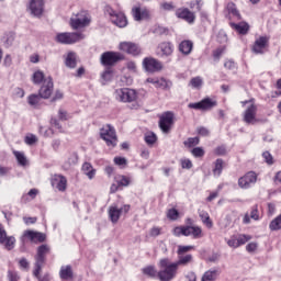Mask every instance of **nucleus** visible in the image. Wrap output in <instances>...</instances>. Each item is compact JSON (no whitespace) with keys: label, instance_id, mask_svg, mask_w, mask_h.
I'll return each mask as SVG.
<instances>
[{"label":"nucleus","instance_id":"obj_58","mask_svg":"<svg viewBox=\"0 0 281 281\" xmlns=\"http://www.w3.org/2000/svg\"><path fill=\"white\" fill-rule=\"evenodd\" d=\"M191 153L193 157H203V155H205V151L201 147L193 148Z\"/></svg>","mask_w":281,"mask_h":281},{"label":"nucleus","instance_id":"obj_35","mask_svg":"<svg viewBox=\"0 0 281 281\" xmlns=\"http://www.w3.org/2000/svg\"><path fill=\"white\" fill-rule=\"evenodd\" d=\"M78 164V155L70 154L67 161L64 164V169L69 170L72 166H76Z\"/></svg>","mask_w":281,"mask_h":281},{"label":"nucleus","instance_id":"obj_2","mask_svg":"<svg viewBox=\"0 0 281 281\" xmlns=\"http://www.w3.org/2000/svg\"><path fill=\"white\" fill-rule=\"evenodd\" d=\"M91 25V14L89 11L81 10L70 18V26L72 30H80Z\"/></svg>","mask_w":281,"mask_h":281},{"label":"nucleus","instance_id":"obj_38","mask_svg":"<svg viewBox=\"0 0 281 281\" xmlns=\"http://www.w3.org/2000/svg\"><path fill=\"white\" fill-rule=\"evenodd\" d=\"M269 229L271 232H278L281 229V214L270 222Z\"/></svg>","mask_w":281,"mask_h":281},{"label":"nucleus","instance_id":"obj_41","mask_svg":"<svg viewBox=\"0 0 281 281\" xmlns=\"http://www.w3.org/2000/svg\"><path fill=\"white\" fill-rule=\"evenodd\" d=\"M225 46H221L218 48H216L215 50H213V58L215 60V63H218V60H221V57L223 56V54H225Z\"/></svg>","mask_w":281,"mask_h":281},{"label":"nucleus","instance_id":"obj_49","mask_svg":"<svg viewBox=\"0 0 281 281\" xmlns=\"http://www.w3.org/2000/svg\"><path fill=\"white\" fill-rule=\"evenodd\" d=\"M160 10H165V12H172V10H175V3L173 2H161Z\"/></svg>","mask_w":281,"mask_h":281},{"label":"nucleus","instance_id":"obj_8","mask_svg":"<svg viewBox=\"0 0 281 281\" xmlns=\"http://www.w3.org/2000/svg\"><path fill=\"white\" fill-rule=\"evenodd\" d=\"M172 126H175V113L165 112L159 119V128L162 133H170L172 131Z\"/></svg>","mask_w":281,"mask_h":281},{"label":"nucleus","instance_id":"obj_62","mask_svg":"<svg viewBox=\"0 0 281 281\" xmlns=\"http://www.w3.org/2000/svg\"><path fill=\"white\" fill-rule=\"evenodd\" d=\"M173 236H177L178 238L180 236H183V226H177L172 229Z\"/></svg>","mask_w":281,"mask_h":281},{"label":"nucleus","instance_id":"obj_52","mask_svg":"<svg viewBox=\"0 0 281 281\" xmlns=\"http://www.w3.org/2000/svg\"><path fill=\"white\" fill-rule=\"evenodd\" d=\"M196 145H199V137H191L184 142V146H188L189 148H192L193 146H196Z\"/></svg>","mask_w":281,"mask_h":281},{"label":"nucleus","instance_id":"obj_16","mask_svg":"<svg viewBox=\"0 0 281 281\" xmlns=\"http://www.w3.org/2000/svg\"><path fill=\"white\" fill-rule=\"evenodd\" d=\"M258 181V175L254 171H249L244 177L239 178L238 186L247 190V188H251L254 183Z\"/></svg>","mask_w":281,"mask_h":281},{"label":"nucleus","instance_id":"obj_19","mask_svg":"<svg viewBox=\"0 0 281 281\" xmlns=\"http://www.w3.org/2000/svg\"><path fill=\"white\" fill-rule=\"evenodd\" d=\"M134 21H146L150 19V10L147 8L134 7L132 9Z\"/></svg>","mask_w":281,"mask_h":281},{"label":"nucleus","instance_id":"obj_23","mask_svg":"<svg viewBox=\"0 0 281 281\" xmlns=\"http://www.w3.org/2000/svg\"><path fill=\"white\" fill-rule=\"evenodd\" d=\"M183 236L201 238L203 236V229L200 226H183Z\"/></svg>","mask_w":281,"mask_h":281},{"label":"nucleus","instance_id":"obj_9","mask_svg":"<svg viewBox=\"0 0 281 281\" xmlns=\"http://www.w3.org/2000/svg\"><path fill=\"white\" fill-rule=\"evenodd\" d=\"M120 60H124V55L120 53L105 52L101 55V65L104 67H111L115 63H120Z\"/></svg>","mask_w":281,"mask_h":281},{"label":"nucleus","instance_id":"obj_56","mask_svg":"<svg viewBox=\"0 0 281 281\" xmlns=\"http://www.w3.org/2000/svg\"><path fill=\"white\" fill-rule=\"evenodd\" d=\"M181 164V168L186 169V170H190V168H192V160L184 158L180 160Z\"/></svg>","mask_w":281,"mask_h":281},{"label":"nucleus","instance_id":"obj_6","mask_svg":"<svg viewBox=\"0 0 281 281\" xmlns=\"http://www.w3.org/2000/svg\"><path fill=\"white\" fill-rule=\"evenodd\" d=\"M114 95L119 102H135L137 100V92L131 88L116 89Z\"/></svg>","mask_w":281,"mask_h":281},{"label":"nucleus","instance_id":"obj_36","mask_svg":"<svg viewBox=\"0 0 281 281\" xmlns=\"http://www.w3.org/2000/svg\"><path fill=\"white\" fill-rule=\"evenodd\" d=\"M224 164H225V161H223V159H221V158L215 160V167L213 168L214 177H221V175L223 172Z\"/></svg>","mask_w":281,"mask_h":281},{"label":"nucleus","instance_id":"obj_20","mask_svg":"<svg viewBox=\"0 0 281 281\" xmlns=\"http://www.w3.org/2000/svg\"><path fill=\"white\" fill-rule=\"evenodd\" d=\"M111 21L117 27H126L128 25V21L126 20V15L124 13H117L113 10L110 11Z\"/></svg>","mask_w":281,"mask_h":281},{"label":"nucleus","instance_id":"obj_24","mask_svg":"<svg viewBox=\"0 0 281 281\" xmlns=\"http://www.w3.org/2000/svg\"><path fill=\"white\" fill-rule=\"evenodd\" d=\"M220 277H221V269L212 268L204 272L201 281H217Z\"/></svg>","mask_w":281,"mask_h":281},{"label":"nucleus","instance_id":"obj_50","mask_svg":"<svg viewBox=\"0 0 281 281\" xmlns=\"http://www.w3.org/2000/svg\"><path fill=\"white\" fill-rule=\"evenodd\" d=\"M24 142L29 146H33V144H36V142H38V138L34 134H30V135L25 136Z\"/></svg>","mask_w":281,"mask_h":281},{"label":"nucleus","instance_id":"obj_47","mask_svg":"<svg viewBox=\"0 0 281 281\" xmlns=\"http://www.w3.org/2000/svg\"><path fill=\"white\" fill-rule=\"evenodd\" d=\"M119 186H123L124 188L131 186V178L126 176H120L117 179Z\"/></svg>","mask_w":281,"mask_h":281},{"label":"nucleus","instance_id":"obj_64","mask_svg":"<svg viewBox=\"0 0 281 281\" xmlns=\"http://www.w3.org/2000/svg\"><path fill=\"white\" fill-rule=\"evenodd\" d=\"M155 34H159L160 36L161 35H166V34H168V29H166V27H164V26H158V27H156L155 29Z\"/></svg>","mask_w":281,"mask_h":281},{"label":"nucleus","instance_id":"obj_11","mask_svg":"<svg viewBox=\"0 0 281 281\" xmlns=\"http://www.w3.org/2000/svg\"><path fill=\"white\" fill-rule=\"evenodd\" d=\"M40 98L43 100H49L54 93V80L52 77H46L38 90Z\"/></svg>","mask_w":281,"mask_h":281},{"label":"nucleus","instance_id":"obj_27","mask_svg":"<svg viewBox=\"0 0 281 281\" xmlns=\"http://www.w3.org/2000/svg\"><path fill=\"white\" fill-rule=\"evenodd\" d=\"M59 278L61 280H71V278H74L71 266H63L59 271Z\"/></svg>","mask_w":281,"mask_h":281},{"label":"nucleus","instance_id":"obj_12","mask_svg":"<svg viewBox=\"0 0 281 281\" xmlns=\"http://www.w3.org/2000/svg\"><path fill=\"white\" fill-rule=\"evenodd\" d=\"M218 103L211 98H205L200 102L196 103H190L189 109H195L196 111H210L211 109H214Z\"/></svg>","mask_w":281,"mask_h":281},{"label":"nucleus","instance_id":"obj_17","mask_svg":"<svg viewBox=\"0 0 281 281\" xmlns=\"http://www.w3.org/2000/svg\"><path fill=\"white\" fill-rule=\"evenodd\" d=\"M121 52H125V54H130L131 56H139L142 54V48L139 45L133 42H123L120 44Z\"/></svg>","mask_w":281,"mask_h":281},{"label":"nucleus","instance_id":"obj_33","mask_svg":"<svg viewBox=\"0 0 281 281\" xmlns=\"http://www.w3.org/2000/svg\"><path fill=\"white\" fill-rule=\"evenodd\" d=\"M41 100H43L41 94H30L27 97V103L30 106H33V109H36L41 104Z\"/></svg>","mask_w":281,"mask_h":281},{"label":"nucleus","instance_id":"obj_5","mask_svg":"<svg viewBox=\"0 0 281 281\" xmlns=\"http://www.w3.org/2000/svg\"><path fill=\"white\" fill-rule=\"evenodd\" d=\"M85 34L72 32V33H59L56 35L55 41L60 43L61 45H74V43H78L79 41H83Z\"/></svg>","mask_w":281,"mask_h":281},{"label":"nucleus","instance_id":"obj_51","mask_svg":"<svg viewBox=\"0 0 281 281\" xmlns=\"http://www.w3.org/2000/svg\"><path fill=\"white\" fill-rule=\"evenodd\" d=\"M155 88L156 89H168V81L164 78L157 79Z\"/></svg>","mask_w":281,"mask_h":281},{"label":"nucleus","instance_id":"obj_10","mask_svg":"<svg viewBox=\"0 0 281 281\" xmlns=\"http://www.w3.org/2000/svg\"><path fill=\"white\" fill-rule=\"evenodd\" d=\"M131 205L124 204L123 206L111 205L109 207V218L112 223H117L122 214H128Z\"/></svg>","mask_w":281,"mask_h":281},{"label":"nucleus","instance_id":"obj_43","mask_svg":"<svg viewBox=\"0 0 281 281\" xmlns=\"http://www.w3.org/2000/svg\"><path fill=\"white\" fill-rule=\"evenodd\" d=\"M15 158L20 166H27V158H25V154L21 151H14Z\"/></svg>","mask_w":281,"mask_h":281},{"label":"nucleus","instance_id":"obj_22","mask_svg":"<svg viewBox=\"0 0 281 281\" xmlns=\"http://www.w3.org/2000/svg\"><path fill=\"white\" fill-rule=\"evenodd\" d=\"M52 186H56L59 192L67 190V178L63 175H54L50 179Z\"/></svg>","mask_w":281,"mask_h":281},{"label":"nucleus","instance_id":"obj_32","mask_svg":"<svg viewBox=\"0 0 281 281\" xmlns=\"http://www.w3.org/2000/svg\"><path fill=\"white\" fill-rule=\"evenodd\" d=\"M190 262H192V255H180L178 256V261L173 263L177 265V268L179 269V267H186L187 265H190Z\"/></svg>","mask_w":281,"mask_h":281},{"label":"nucleus","instance_id":"obj_34","mask_svg":"<svg viewBox=\"0 0 281 281\" xmlns=\"http://www.w3.org/2000/svg\"><path fill=\"white\" fill-rule=\"evenodd\" d=\"M66 67H69V69H76V54L75 53H68L66 60H65Z\"/></svg>","mask_w":281,"mask_h":281},{"label":"nucleus","instance_id":"obj_29","mask_svg":"<svg viewBox=\"0 0 281 281\" xmlns=\"http://www.w3.org/2000/svg\"><path fill=\"white\" fill-rule=\"evenodd\" d=\"M83 175L88 177V179H93L95 177V169L91 165V162H85L81 168Z\"/></svg>","mask_w":281,"mask_h":281},{"label":"nucleus","instance_id":"obj_55","mask_svg":"<svg viewBox=\"0 0 281 281\" xmlns=\"http://www.w3.org/2000/svg\"><path fill=\"white\" fill-rule=\"evenodd\" d=\"M262 157H263L266 164H268V166H273V156H271V153L263 151Z\"/></svg>","mask_w":281,"mask_h":281},{"label":"nucleus","instance_id":"obj_21","mask_svg":"<svg viewBox=\"0 0 281 281\" xmlns=\"http://www.w3.org/2000/svg\"><path fill=\"white\" fill-rule=\"evenodd\" d=\"M267 45H269V37L260 36L255 41L252 46L254 54H265V49H267Z\"/></svg>","mask_w":281,"mask_h":281},{"label":"nucleus","instance_id":"obj_4","mask_svg":"<svg viewBox=\"0 0 281 281\" xmlns=\"http://www.w3.org/2000/svg\"><path fill=\"white\" fill-rule=\"evenodd\" d=\"M47 254H49V246L44 244L37 248V254L35 256V269L33 271V276H35V278H38L41 274V269H43V265H45V256H47Z\"/></svg>","mask_w":281,"mask_h":281},{"label":"nucleus","instance_id":"obj_63","mask_svg":"<svg viewBox=\"0 0 281 281\" xmlns=\"http://www.w3.org/2000/svg\"><path fill=\"white\" fill-rule=\"evenodd\" d=\"M114 164H115L116 166H126L127 160H126V158H124V157H115V158H114Z\"/></svg>","mask_w":281,"mask_h":281},{"label":"nucleus","instance_id":"obj_13","mask_svg":"<svg viewBox=\"0 0 281 281\" xmlns=\"http://www.w3.org/2000/svg\"><path fill=\"white\" fill-rule=\"evenodd\" d=\"M45 10V1L44 0H31L29 4V11L32 16H36L37 19L43 16V12Z\"/></svg>","mask_w":281,"mask_h":281},{"label":"nucleus","instance_id":"obj_15","mask_svg":"<svg viewBox=\"0 0 281 281\" xmlns=\"http://www.w3.org/2000/svg\"><path fill=\"white\" fill-rule=\"evenodd\" d=\"M257 113H258V106L251 103L244 112V116H243L244 122L246 124H256L258 122V119H256Z\"/></svg>","mask_w":281,"mask_h":281},{"label":"nucleus","instance_id":"obj_14","mask_svg":"<svg viewBox=\"0 0 281 281\" xmlns=\"http://www.w3.org/2000/svg\"><path fill=\"white\" fill-rule=\"evenodd\" d=\"M45 234L34 231H24L21 240L25 243V240H31V243H45Z\"/></svg>","mask_w":281,"mask_h":281},{"label":"nucleus","instance_id":"obj_42","mask_svg":"<svg viewBox=\"0 0 281 281\" xmlns=\"http://www.w3.org/2000/svg\"><path fill=\"white\" fill-rule=\"evenodd\" d=\"M15 243H16V238H14L13 236H10V237L7 236L4 240L5 249H8V251H12V248L14 247Z\"/></svg>","mask_w":281,"mask_h":281},{"label":"nucleus","instance_id":"obj_60","mask_svg":"<svg viewBox=\"0 0 281 281\" xmlns=\"http://www.w3.org/2000/svg\"><path fill=\"white\" fill-rule=\"evenodd\" d=\"M65 94L60 90H56L54 97L52 98L50 102H57V100H63Z\"/></svg>","mask_w":281,"mask_h":281},{"label":"nucleus","instance_id":"obj_26","mask_svg":"<svg viewBox=\"0 0 281 281\" xmlns=\"http://www.w3.org/2000/svg\"><path fill=\"white\" fill-rule=\"evenodd\" d=\"M194 48V43L190 40H184L179 44V52L183 54V56H190L192 54V49Z\"/></svg>","mask_w":281,"mask_h":281},{"label":"nucleus","instance_id":"obj_1","mask_svg":"<svg viewBox=\"0 0 281 281\" xmlns=\"http://www.w3.org/2000/svg\"><path fill=\"white\" fill-rule=\"evenodd\" d=\"M160 271H158V279L160 281H172L177 278L179 268L177 263L170 262V259L164 258L159 261Z\"/></svg>","mask_w":281,"mask_h":281},{"label":"nucleus","instance_id":"obj_25","mask_svg":"<svg viewBox=\"0 0 281 281\" xmlns=\"http://www.w3.org/2000/svg\"><path fill=\"white\" fill-rule=\"evenodd\" d=\"M158 49L161 52V57L168 58V56H172L175 52V46L170 42H162L158 45Z\"/></svg>","mask_w":281,"mask_h":281},{"label":"nucleus","instance_id":"obj_28","mask_svg":"<svg viewBox=\"0 0 281 281\" xmlns=\"http://www.w3.org/2000/svg\"><path fill=\"white\" fill-rule=\"evenodd\" d=\"M199 216L207 229H212V227H214V223L212 222V218H210V214L207 212L199 211Z\"/></svg>","mask_w":281,"mask_h":281},{"label":"nucleus","instance_id":"obj_59","mask_svg":"<svg viewBox=\"0 0 281 281\" xmlns=\"http://www.w3.org/2000/svg\"><path fill=\"white\" fill-rule=\"evenodd\" d=\"M8 278L10 281H19L20 280L19 273L16 271H11V270L8 271Z\"/></svg>","mask_w":281,"mask_h":281},{"label":"nucleus","instance_id":"obj_40","mask_svg":"<svg viewBox=\"0 0 281 281\" xmlns=\"http://www.w3.org/2000/svg\"><path fill=\"white\" fill-rule=\"evenodd\" d=\"M145 142L148 146H153L155 142H157V135L153 132H148L145 134Z\"/></svg>","mask_w":281,"mask_h":281},{"label":"nucleus","instance_id":"obj_46","mask_svg":"<svg viewBox=\"0 0 281 281\" xmlns=\"http://www.w3.org/2000/svg\"><path fill=\"white\" fill-rule=\"evenodd\" d=\"M194 249V246H178L177 254L178 256H183V254H188V251H192Z\"/></svg>","mask_w":281,"mask_h":281},{"label":"nucleus","instance_id":"obj_57","mask_svg":"<svg viewBox=\"0 0 281 281\" xmlns=\"http://www.w3.org/2000/svg\"><path fill=\"white\" fill-rule=\"evenodd\" d=\"M5 238H8V233L5 232V228H3V225L0 224V245L5 243Z\"/></svg>","mask_w":281,"mask_h":281},{"label":"nucleus","instance_id":"obj_45","mask_svg":"<svg viewBox=\"0 0 281 281\" xmlns=\"http://www.w3.org/2000/svg\"><path fill=\"white\" fill-rule=\"evenodd\" d=\"M251 240V236L249 235H238L237 236V245L240 247L245 245L246 243H249Z\"/></svg>","mask_w":281,"mask_h":281},{"label":"nucleus","instance_id":"obj_3","mask_svg":"<svg viewBox=\"0 0 281 281\" xmlns=\"http://www.w3.org/2000/svg\"><path fill=\"white\" fill-rule=\"evenodd\" d=\"M100 137L105 140L106 146L115 148L117 146V134L115 127L111 124H105L100 128Z\"/></svg>","mask_w":281,"mask_h":281},{"label":"nucleus","instance_id":"obj_61","mask_svg":"<svg viewBox=\"0 0 281 281\" xmlns=\"http://www.w3.org/2000/svg\"><path fill=\"white\" fill-rule=\"evenodd\" d=\"M198 134L201 135L202 137H207L210 136V130L207 127H198Z\"/></svg>","mask_w":281,"mask_h":281},{"label":"nucleus","instance_id":"obj_53","mask_svg":"<svg viewBox=\"0 0 281 281\" xmlns=\"http://www.w3.org/2000/svg\"><path fill=\"white\" fill-rule=\"evenodd\" d=\"M58 117H59V120H61V122H67V120H69V117H71V116H69V113H67L66 110L59 109L58 110Z\"/></svg>","mask_w":281,"mask_h":281},{"label":"nucleus","instance_id":"obj_39","mask_svg":"<svg viewBox=\"0 0 281 281\" xmlns=\"http://www.w3.org/2000/svg\"><path fill=\"white\" fill-rule=\"evenodd\" d=\"M144 276H148V278H158L159 272L155 269V266H148L143 268Z\"/></svg>","mask_w":281,"mask_h":281},{"label":"nucleus","instance_id":"obj_30","mask_svg":"<svg viewBox=\"0 0 281 281\" xmlns=\"http://www.w3.org/2000/svg\"><path fill=\"white\" fill-rule=\"evenodd\" d=\"M226 10H227L228 14H232L235 19H237V21H240L243 19L240 15V12L236 8V3L228 2L226 5Z\"/></svg>","mask_w":281,"mask_h":281},{"label":"nucleus","instance_id":"obj_37","mask_svg":"<svg viewBox=\"0 0 281 281\" xmlns=\"http://www.w3.org/2000/svg\"><path fill=\"white\" fill-rule=\"evenodd\" d=\"M45 74L41 70H37L33 74V77H32V81L34 85H43V82L45 81Z\"/></svg>","mask_w":281,"mask_h":281},{"label":"nucleus","instance_id":"obj_54","mask_svg":"<svg viewBox=\"0 0 281 281\" xmlns=\"http://www.w3.org/2000/svg\"><path fill=\"white\" fill-rule=\"evenodd\" d=\"M227 245L228 247H232L233 249H238V239L236 236H232L228 240H227Z\"/></svg>","mask_w":281,"mask_h":281},{"label":"nucleus","instance_id":"obj_18","mask_svg":"<svg viewBox=\"0 0 281 281\" xmlns=\"http://www.w3.org/2000/svg\"><path fill=\"white\" fill-rule=\"evenodd\" d=\"M176 16L178 19H182V21H186L187 23H194L196 20V15H194V12L190 11L188 8H180L176 11Z\"/></svg>","mask_w":281,"mask_h":281},{"label":"nucleus","instance_id":"obj_31","mask_svg":"<svg viewBox=\"0 0 281 281\" xmlns=\"http://www.w3.org/2000/svg\"><path fill=\"white\" fill-rule=\"evenodd\" d=\"M231 26L233 27V30H236V32H238L239 34H247V32H249V24L245 23V22H240V23H231Z\"/></svg>","mask_w":281,"mask_h":281},{"label":"nucleus","instance_id":"obj_44","mask_svg":"<svg viewBox=\"0 0 281 281\" xmlns=\"http://www.w3.org/2000/svg\"><path fill=\"white\" fill-rule=\"evenodd\" d=\"M190 85L193 89H201L203 87V79L201 77L192 78Z\"/></svg>","mask_w":281,"mask_h":281},{"label":"nucleus","instance_id":"obj_48","mask_svg":"<svg viewBox=\"0 0 281 281\" xmlns=\"http://www.w3.org/2000/svg\"><path fill=\"white\" fill-rule=\"evenodd\" d=\"M167 218H169V221H177V218H179V211H177V209H170L167 212Z\"/></svg>","mask_w":281,"mask_h":281},{"label":"nucleus","instance_id":"obj_7","mask_svg":"<svg viewBox=\"0 0 281 281\" xmlns=\"http://www.w3.org/2000/svg\"><path fill=\"white\" fill-rule=\"evenodd\" d=\"M143 69L147 74H157L164 69V64L155 57H145L143 59Z\"/></svg>","mask_w":281,"mask_h":281}]
</instances>
